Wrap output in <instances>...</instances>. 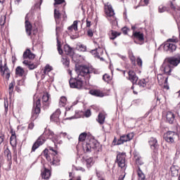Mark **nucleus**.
<instances>
[{
  "label": "nucleus",
  "mask_w": 180,
  "mask_h": 180,
  "mask_svg": "<svg viewBox=\"0 0 180 180\" xmlns=\"http://www.w3.org/2000/svg\"><path fill=\"white\" fill-rule=\"evenodd\" d=\"M117 162L120 168L126 169V153H119L117 155Z\"/></svg>",
  "instance_id": "1a4fd4ad"
},
{
  "label": "nucleus",
  "mask_w": 180,
  "mask_h": 180,
  "mask_svg": "<svg viewBox=\"0 0 180 180\" xmlns=\"http://www.w3.org/2000/svg\"><path fill=\"white\" fill-rule=\"evenodd\" d=\"M86 27H91V21L86 20Z\"/></svg>",
  "instance_id": "774afa93"
},
{
  "label": "nucleus",
  "mask_w": 180,
  "mask_h": 180,
  "mask_svg": "<svg viewBox=\"0 0 180 180\" xmlns=\"http://www.w3.org/2000/svg\"><path fill=\"white\" fill-rule=\"evenodd\" d=\"M9 107V103L8 101H4V108H5V112L6 113L8 112V108Z\"/></svg>",
  "instance_id": "4d7b16f0"
},
{
  "label": "nucleus",
  "mask_w": 180,
  "mask_h": 180,
  "mask_svg": "<svg viewBox=\"0 0 180 180\" xmlns=\"http://www.w3.org/2000/svg\"><path fill=\"white\" fill-rule=\"evenodd\" d=\"M87 34L89 36V37H92L94 36V32H92V30H89L87 31Z\"/></svg>",
  "instance_id": "bf43d9fd"
},
{
  "label": "nucleus",
  "mask_w": 180,
  "mask_h": 180,
  "mask_svg": "<svg viewBox=\"0 0 180 180\" xmlns=\"http://www.w3.org/2000/svg\"><path fill=\"white\" fill-rule=\"evenodd\" d=\"M130 60H131L132 64H134V65H135V64H136V58L134 56H132V57L130 58Z\"/></svg>",
  "instance_id": "052dcab7"
},
{
  "label": "nucleus",
  "mask_w": 180,
  "mask_h": 180,
  "mask_svg": "<svg viewBox=\"0 0 180 180\" xmlns=\"http://www.w3.org/2000/svg\"><path fill=\"white\" fill-rule=\"evenodd\" d=\"M166 120L169 124H172L175 122V114L171 111H168L166 114Z\"/></svg>",
  "instance_id": "aec40b11"
},
{
  "label": "nucleus",
  "mask_w": 180,
  "mask_h": 180,
  "mask_svg": "<svg viewBox=\"0 0 180 180\" xmlns=\"http://www.w3.org/2000/svg\"><path fill=\"white\" fill-rule=\"evenodd\" d=\"M79 51H86V46L85 45L80 44L79 45Z\"/></svg>",
  "instance_id": "8fccbe9b"
},
{
  "label": "nucleus",
  "mask_w": 180,
  "mask_h": 180,
  "mask_svg": "<svg viewBox=\"0 0 180 180\" xmlns=\"http://www.w3.org/2000/svg\"><path fill=\"white\" fill-rule=\"evenodd\" d=\"M65 105H67V98L65 96L60 97L59 101V106L60 108H64Z\"/></svg>",
  "instance_id": "f704fd0d"
},
{
  "label": "nucleus",
  "mask_w": 180,
  "mask_h": 180,
  "mask_svg": "<svg viewBox=\"0 0 180 180\" xmlns=\"http://www.w3.org/2000/svg\"><path fill=\"white\" fill-rule=\"evenodd\" d=\"M134 158H135V160H136V163L138 165H143V164H144V162L141 159V156H139V155H135Z\"/></svg>",
  "instance_id": "4c0bfd02"
},
{
  "label": "nucleus",
  "mask_w": 180,
  "mask_h": 180,
  "mask_svg": "<svg viewBox=\"0 0 180 180\" xmlns=\"http://www.w3.org/2000/svg\"><path fill=\"white\" fill-rule=\"evenodd\" d=\"M85 139H86V133L83 132L79 136V141H85Z\"/></svg>",
  "instance_id": "a18cd8bd"
},
{
  "label": "nucleus",
  "mask_w": 180,
  "mask_h": 180,
  "mask_svg": "<svg viewBox=\"0 0 180 180\" xmlns=\"http://www.w3.org/2000/svg\"><path fill=\"white\" fill-rule=\"evenodd\" d=\"M52 70H53V67L50 66L49 65H46L45 66V68L43 70L42 73L45 74V75H47V74H49V72H50Z\"/></svg>",
  "instance_id": "ea45409f"
},
{
  "label": "nucleus",
  "mask_w": 180,
  "mask_h": 180,
  "mask_svg": "<svg viewBox=\"0 0 180 180\" xmlns=\"http://www.w3.org/2000/svg\"><path fill=\"white\" fill-rule=\"evenodd\" d=\"M61 63L65 65V67H69L70 66V58H62Z\"/></svg>",
  "instance_id": "a19ab883"
},
{
  "label": "nucleus",
  "mask_w": 180,
  "mask_h": 180,
  "mask_svg": "<svg viewBox=\"0 0 180 180\" xmlns=\"http://www.w3.org/2000/svg\"><path fill=\"white\" fill-rule=\"evenodd\" d=\"M129 79L132 82L133 85L134 84H137V81H139V77L136 75V72L133 70H129L128 72Z\"/></svg>",
  "instance_id": "f3484780"
},
{
  "label": "nucleus",
  "mask_w": 180,
  "mask_h": 180,
  "mask_svg": "<svg viewBox=\"0 0 180 180\" xmlns=\"http://www.w3.org/2000/svg\"><path fill=\"white\" fill-rule=\"evenodd\" d=\"M42 179H49L51 176V172L47 168H44V170L41 172Z\"/></svg>",
  "instance_id": "393cba45"
},
{
  "label": "nucleus",
  "mask_w": 180,
  "mask_h": 180,
  "mask_svg": "<svg viewBox=\"0 0 180 180\" xmlns=\"http://www.w3.org/2000/svg\"><path fill=\"white\" fill-rule=\"evenodd\" d=\"M42 102L47 103L49 102V94L44 95L42 97Z\"/></svg>",
  "instance_id": "603ef678"
},
{
  "label": "nucleus",
  "mask_w": 180,
  "mask_h": 180,
  "mask_svg": "<svg viewBox=\"0 0 180 180\" xmlns=\"http://www.w3.org/2000/svg\"><path fill=\"white\" fill-rule=\"evenodd\" d=\"M71 108H72V106L66 108V112H65V115H68V113H70V111L71 110Z\"/></svg>",
  "instance_id": "0e129e2a"
},
{
  "label": "nucleus",
  "mask_w": 180,
  "mask_h": 180,
  "mask_svg": "<svg viewBox=\"0 0 180 180\" xmlns=\"http://www.w3.org/2000/svg\"><path fill=\"white\" fill-rule=\"evenodd\" d=\"M60 115H61V110L60 109H57L56 112L51 115V122L58 123L60 122Z\"/></svg>",
  "instance_id": "dca6fc26"
},
{
  "label": "nucleus",
  "mask_w": 180,
  "mask_h": 180,
  "mask_svg": "<svg viewBox=\"0 0 180 180\" xmlns=\"http://www.w3.org/2000/svg\"><path fill=\"white\" fill-rule=\"evenodd\" d=\"M33 127H34V124L33 122H31L30 124H29L28 129H30V130H32Z\"/></svg>",
  "instance_id": "680f3d73"
},
{
  "label": "nucleus",
  "mask_w": 180,
  "mask_h": 180,
  "mask_svg": "<svg viewBox=\"0 0 180 180\" xmlns=\"http://www.w3.org/2000/svg\"><path fill=\"white\" fill-rule=\"evenodd\" d=\"M170 8L171 9H173V11H176V7H175V6H174V4L172 3H171Z\"/></svg>",
  "instance_id": "338daca9"
},
{
  "label": "nucleus",
  "mask_w": 180,
  "mask_h": 180,
  "mask_svg": "<svg viewBox=\"0 0 180 180\" xmlns=\"http://www.w3.org/2000/svg\"><path fill=\"white\" fill-rule=\"evenodd\" d=\"M64 51L68 56H72V48L70 45L66 44L64 46Z\"/></svg>",
  "instance_id": "2f4dec72"
},
{
  "label": "nucleus",
  "mask_w": 180,
  "mask_h": 180,
  "mask_svg": "<svg viewBox=\"0 0 180 180\" xmlns=\"http://www.w3.org/2000/svg\"><path fill=\"white\" fill-rule=\"evenodd\" d=\"M167 11V6L160 5L158 8V12L160 13H164V12H166Z\"/></svg>",
  "instance_id": "37998d69"
},
{
  "label": "nucleus",
  "mask_w": 180,
  "mask_h": 180,
  "mask_svg": "<svg viewBox=\"0 0 180 180\" xmlns=\"http://www.w3.org/2000/svg\"><path fill=\"white\" fill-rule=\"evenodd\" d=\"M43 2V0H40L39 3H37L35 4V8H40V5H41V3Z\"/></svg>",
  "instance_id": "e2e57ef3"
},
{
  "label": "nucleus",
  "mask_w": 180,
  "mask_h": 180,
  "mask_svg": "<svg viewBox=\"0 0 180 180\" xmlns=\"http://www.w3.org/2000/svg\"><path fill=\"white\" fill-rule=\"evenodd\" d=\"M105 119H106V116L105 115V113L100 112L98 116L97 122L100 124H103V123H105Z\"/></svg>",
  "instance_id": "c85d7f7f"
},
{
  "label": "nucleus",
  "mask_w": 180,
  "mask_h": 180,
  "mask_svg": "<svg viewBox=\"0 0 180 180\" xmlns=\"http://www.w3.org/2000/svg\"><path fill=\"white\" fill-rule=\"evenodd\" d=\"M148 5V0H141L139 2V5L137 6H134V9H137L139 6H147Z\"/></svg>",
  "instance_id": "58836bf2"
},
{
  "label": "nucleus",
  "mask_w": 180,
  "mask_h": 180,
  "mask_svg": "<svg viewBox=\"0 0 180 180\" xmlns=\"http://www.w3.org/2000/svg\"><path fill=\"white\" fill-rule=\"evenodd\" d=\"M122 32L124 33V34H127V27L122 28Z\"/></svg>",
  "instance_id": "69168bd1"
},
{
  "label": "nucleus",
  "mask_w": 180,
  "mask_h": 180,
  "mask_svg": "<svg viewBox=\"0 0 180 180\" xmlns=\"http://www.w3.org/2000/svg\"><path fill=\"white\" fill-rule=\"evenodd\" d=\"M36 56L32 53L30 49H27L23 53L24 60H34Z\"/></svg>",
  "instance_id": "a211bd4d"
},
{
  "label": "nucleus",
  "mask_w": 180,
  "mask_h": 180,
  "mask_svg": "<svg viewBox=\"0 0 180 180\" xmlns=\"http://www.w3.org/2000/svg\"><path fill=\"white\" fill-rule=\"evenodd\" d=\"M172 175H178V169H175L174 167L170 168Z\"/></svg>",
  "instance_id": "3c124183"
},
{
  "label": "nucleus",
  "mask_w": 180,
  "mask_h": 180,
  "mask_svg": "<svg viewBox=\"0 0 180 180\" xmlns=\"http://www.w3.org/2000/svg\"><path fill=\"white\" fill-rule=\"evenodd\" d=\"M51 161L49 162H52L53 165H60V159L57 157V155H53L51 156Z\"/></svg>",
  "instance_id": "c756f323"
},
{
  "label": "nucleus",
  "mask_w": 180,
  "mask_h": 180,
  "mask_svg": "<svg viewBox=\"0 0 180 180\" xmlns=\"http://www.w3.org/2000/svg\"><path fill=\"white\" fill-rule=\"evenodd\" d=\"M68 30L70 32H72L73 30H75V32H77L78 30V21H74L73 24L71 26L68 27Z\"/></svg>",
  "instance_id": "7c9ffc66"
},
{
  "label": "nucleus",
  "mask_w": 180,
  "mask_h": 180,
  "mask_svg": "<svg viewBox=\"0 0 180 180\" xmlns=\"http://www.w3.org/2000/svg\"><path fill=\"white\" fill-rule=\"evenodd\" d=\"M160 71L166 75H171L172 68H171V65H169L166 59H165L162 65L160 67Z\"/></svg>",
  "instance_id": "f8f14e48"
},
{
  "label": "nucleus",
  "mask_w": 180,
  "mask_h": 180,
  "mask_svg": "<svg viewBox=\"0 0 180 180\" xmlns=\"http://www.w3.org/2000/svg\"><path fill=\"white\" fill-rule=\"evenodd\" d=\"M27 15L28 14H27L25 16V32L27 36H30L33 41H36V40H39V30H37V28H33L32 23L29 22Z\"/></svg>",
  "instance_id": "f03ea898"
},
{
  "label": "nucleus",
  "mask_w": 180,
  "mask_h": 180,
  "mask_svg": "<svg viewBox=\"0 0 180 180\" xmlns=\"http://www.w3.org/2000/svg\"><path fill=\"white\" fill-rule=\"evenodd\" d=\"M56 36H57V47H58V51L59 54H63V49H61V44H60V41H58V32L60 30H61V28L60 27H56Z\"/></svg>",
  "instance_id": "5701e85b"
},
{
  "label": "nucleus",
  "mask_w": 180,
  "mask_h": 180,
  "mask_svg": "<svg viewBox=\"0 0 180 180\" xmlns=\"http://www.w3.org/2000/svg\"><path fill=\"white\" fill-rule=\"evenodd\" d=\"M63 2H65V0H55L54 6H57V5H61Z\"/></svg>",
  "instance_id": "864d4df0"
},
{
  "label": "nucleus",
  "mask_w": 180,
  "mask_h": 180,
  "mask_svg": "<svg viewBox=\"0 0 180 180\" xmlns=\"http://www.w3.org/2000/svg\"><path fill=\"white\" fill-rule=\"evenodd\" d=\"M158 81L160 85L163 84L165 89H169V86H168V77H165L162 75H158Z\"/></svg>",
  "instance_id": "2eb2a0df"
},
{
  "label": "nucleus",
  "mask_w": 180,
  "mask_h": 180,
  "mask_svg": "<svg viewBox=\"0 0 180 180\" xmlns=\"http://www.w3.org/2000/svg\"><path fill=\"white\" fill-rule=\"evenodd\" d=\"M136 63H137V65H138L139 67H142V65H143V60H141V58H138L136 59Z\"/></svg>",
  "instance_id": "5fc2aeb1"
},
{
  "label": "nucleus",
  "mask_w": 180,
  "mask_h": 180,
  "mask_svg": "<svg viewBox=\"0 0 180 180\" xmlns=\"http://www.w3.org/2000/svg\"><path fill=\"white\" fill-rule=\"evenodd\" d=\"M148 143L151 150H157V148H158V141H157V139L151 137Z\"/></svg>",
  "instance_id": "6ab92c4d"
},
{
  "label": "nucleus",
  "mask_w": 180,
  "mask_h": 180,
  "mask_svg": "<svg viewBox=\"0 0 180 180\" xmlns=\"http://www.w3.org/2000/svg\"><path fill=\"white\" fill-rule=\"evenodd\" d=\"M22 63L25 64V65H28V68L30 70H34L37 68V65H34V63H32V62L29 61V60H25L22 62Z\"/></svg>",
  "instance_id": "cd10ccee"
},
{
  "label": "nucleus",
  "mask_w": 180,
  "mask_h": 180,
  "mask_svg": "<svg viewBox=\"0 0 180 180\" xmlns=\"http://www.w3.org/2000/svg\"><path fill=\"white\" fill-rule=\"evenodd\" d=\"M60 16H61V13H60V11L58 10H57V8L54 9V18L56 19V20H57V19H58L60 18Z\"/></svg>",
  "instance_id": "49530a36"
},
{
  "label": "nucleus",
  "mask_w": 180,
  "mask_h": 180,
  "mask_svg": "<svg viewBox=\"0 0 180 180\" xmlns=\"http://www.w3.org/2000/svg\"><path fill=\"white\" fill-rule=\"evenodd\" d=\"M77 77L70 78L69 84L70 88L76 89H84V77L89 74V68L86 66H81L79 70H76Z\"/></svg>",
  "instance_id": "f257e3e1"
},
{
  "label": "nucleus",
  "mask_w": 180,
  "mask_h": 180,
  "mask_svg": "<svg viewBox=\"0 0 180 180\" xmlns=\"http://www.w3.org/2000/svg\"><path fill=\"white\" fill-rule=\"evenodd\" d=\"M120 34H122L121 32H118L114 30H110L108 33V36L110 40H115V39H116V37H118V36H120Z\"/></svg>",
  "instance_id": "a878e982"
},
{
  "label": "nucleus",
  "mask_w": 180,
  "mask_h": 180,
  "mask_svg": "<svg viewBox=\"0 0 180 180\" xmlns=\"http://www.w3.org/2000/svg\"><path fill=\"white\" fill-rule=\"evenodd\" d=\"M89 94L93 95V96H97L98 98H103V96H105V94L101 90H90Z\"/></svg>",
  "instance_id": "412c9836"
},
{
  "label": "nucleus",
  "mask_w": 180,
  "mask_h": 180,
  "mask_svg": "<svg viewBox=\"0 0 180 180\" xmlns=\"http://www.w3.org/2000/svg\"><path fill=\"white\" fill-rule=\"evenodd\" d=\"M15 86V82H11L10 84H9V87H8V92H9V95L10 96H12V94L13 92V87Z\"/></svg>",
  "instance_id": "79ce46f5"
},
{
  "label": "nucleus",
  "mask_w": 180,
  "mask_h": 180,
  "mask_svg": "<svg viewBox=\"0 0 180 180\" xmlns=\"http://www.w3.org/2000/svg\"><path fill=\"white\" fill-rule=\"evenodd\" d=\"M104 11L108 20H109L111 25L116 26V25H117V20L116 16H115V11L113 10V7H112L110 3H107L105 4Z\"/></svg>",
  "instance_id": "20e7f679"
},
{
  "label": "nucleus",
  "mask_w": 180,
  "mask_h": 180,
  "mask_svg": "<svg viewBox=\"0 0 180 180\" xmlns=\"http://www.w3.org/2000/svg\"><path fill=\"white\" fill-rule=\"evenodd\" d=\"M0 72H1L3 77H5L6 79H9L11 77V72H9V68H8L6 65L4 66L3 71Z\"/></svg>",
  "instance_id": "b1692460"
},
{
  "label": "nucleus",
  "mask_w": 180,
  "mask_h": 180,
  "mask_svg": "<svg viewBox=\"0 0 180 180\" xmlns=\"http://www.w3.org/2000/svg\"><path fill=\"white\" fill-rule=\"evenodd\" d=\"M138 85L139 86H141L142 88H144L147 85V82H146V79H141V80L139 81Z\"/></svg>",
  "instance_id": "c03bdc74"
},
{
  "label": "nucleus",
  "mask_w": 180,
  "mask_h": 180,
  "mask_svg": "<svg viewBox=\"0 0 180 180\" xmlns=\"http://www.w3.org/2000/svg\"><path fill=\"white\" fill-rule=\"evenodd\" d=\"M137 175L139 176V180H146V174L143 173V171H141L140 167H138Z\"/></svg>",
  "instance_id": "72a5a7b5"
},
{
  "label": "nucleus",
  "mask_w": 180,
  "mask_h": 180,
  "mask_svg": "<svg viewBox=\"0 0 180 180\" xmlns=\"http://www.w3.org/2000/svg\"><path fill=\"white\" fill-rule=\"evenodd\" d=\"M10 143L12 146V147H15L17 144V141H16V135L12 134L11 138H10Z\"/></svg>",
  "instance_id": "e433bc0d"
},
{
  "label": "nucleus",
  "mask_w": 180,
  "mask_h": 180,
  "mask_svg": "<svg viewBox=\"0 0 180 180\" xmlns=\"http://www.w3.org/2000/svg\"><path fill=\"white\" fill-rule=\"evenodd\" d=\"M134 137V133L133 132H131L125 135H122L120 136V139L117 141V144L118 146H120L124 143H127V141H130L131 140H133Z\"/></svg>",
  "instance_id": "9d476101"
},
{
  "label": "nucleus",
  "mask_w": 180,
  "mask_h": 180,
  "mask_svg": "<svg viewBox=\"0 0 180 180\" xmlns=\"http://www.w3.org/2000/svg\"><path fill=\"white\" fill-rule=\"evenodd\" d=\"M132 36H134L135 39H138L139 41H143V40H144V34L141 32H134Z\"/></svg>",
  "instance_id": "bb28decb"
},
{
  "label": "nucleus",
  "mask_w": 180,
  "mask_h": 180,
  "mask_svg": "<svg viewBox=\"0 0 180 180\" xmlns=\"http://www.w3.org/2000/svg\"><path fill=\"white\" fill-rule=\"evenodd\" d=\"M103 81H105V82H109V81H110V79H111L110 75H109L108 74H105L103 76Z\"/></svg>",
  "instance_id": "de8ad7c7"
},
{
  "label": "nucleus",
  "mask_w": 180,
  "mask_h": 180,
  "mask_svg": "<svg viewBox=\"0 0 180 180\" xmlns=\"http://www.w3.org/2000/svg\"><path fill=\"white\" fill-rule=\"evenodd\" d=\"M95 161L94 160V158H89L86 160V165L87 168H91L92 165H94Z\"/></svg>",
  "instance_id": "c9c22d12"
},
{
  "label": "nucleus",
  "mask_w": 180,
  "mask_h": 180,
  "mask_svg": "<svg viewBox=\"0 0 180 180\" xmlns=\"http://www.w3.org/2000/svg\"><path fill=\"white\" fill-rule=\"evenodd\" d=\"M98 146L99 144L96 143V141L92 139L83 146V150L85 153H92V151H98Z\"/></svg>",
  "instance_id": "423d86ee"
},
{
  "label": "nucleus",
  "mask_w": 180,
  "mask_h": 180,
  "mask_svg": "<svg viewBox=\"0 0 180 180\" xmlns=\"http://www.w3.org/2000/svg\"><path fill=\"white\" fill-rule=\"evenodd\" d=\"M165 60L172 67H178L180 63V54H177L174 57L166 58Z\"/></svg>",
  "instance_id": "9b49d317"
},
{
  "label": "nucleus",
  "mask_w": 180,
  "mask_h": 180,
  "mask_svg": "<svg viewBox=\"0 0 180 180\" xmlns=\"http://www.w3.org/2000/svg\"><path fill=\"white\" fill-rule=\"evenodd\" d=\"M171 41L172 43H169ZM179 39L176 37H173L171 39H167V42L164 45V50L165 51H169V53H172V51H175L176 50V45L172 43H178Z\"/></svg>",
  "instance_id": "39448f33"
},
{
  "label": "nucleus",
  "mask_w": 180,
  "mask_h": 180,
  "mask_svg": "<svg viewBox=\"0 0 180 180\" xmlns=\"http://www.w3.org/2000/svg\"><path fill=\"white\" fill-rule=\"evenodd\" d=\"M4 139H5V136H4V134H0V144H2V143H4Z\"/></svg>",
  "instance_id": "13d9d810"
},
{
  "label": "nucleus",
  "mask_w": 180,
  "mask_h": 180,
  "mask_svg": "<svg viewBox=\"0 0 180 180\" xmlns=\"http://www.w3.org/2000/svg\"><path fill=\"white\" fill-rule=\"evenodd\" d=\"M96 44V48L94 50H91V53L94 56V57H97V58H100V60H103V58L101 56H103V45L102 43L101 44H98V42L94 41Z\"/></svg>",
  "instance_id": "6e6552de"
},
{
  "label": "nucleus",
  "mask_w": 180,
  "mask_h": 180,
  "mask_svg": "<svg viewBox=\"0 0 180 180\" xmlns=\"http://www.w3.org/2000/svg\"><path fill=\"white\" fill-rule=\"evenodd\" d=\"M43 153L47 161H51V157L53 155H57V150H54V148L51 146L49 147V150L45 149Z\"/></svg>",
  "instance_id": "ddd939ff"
},
{
  "label": "nucleus",
  "mask_w": 180,
  "mask_h": 180,
  "mask_svg": "<svg viewBox=\"0 0 180 180\" xmlns=\"http://www.w3.org/2000/svg\"><path fill=\"white\" fill-rule=\"evenodd\" d=\"M4 157L7 159L8 164H12V153H11L9 148L4 150Z\"/></svg>",
  "instance_id": "4be33fe9"
},
{
  "label": "nucleus",
  "mask_w": 180,
  "mask_h": 180,
  "mask_svg": "<svg viewBox=\"0 0 180 180\" xmlns=\"http://www.w3.org/2000/svg\"><path fill=\"white\" fill-rule=\"evenodd\" d=\"M15 74L18 75V77H23V74H25V70L22 68V67L18 66L15 69Z\"/></svg>",
  "instance_id": "473e14b6"
},
{
  "label": "nucleus",
  "mask_w": 180,
  "mask_h": 180,
  "mask_svg": "<svg viewBox=\"0 0 180 180\" xmlns=\"http://www.w3.org/2000/svg\"><path fill=\"white\" fill-rule=\"evenodd\" d=\"M6 20V16L1 15L0 18V25L4 26V25H5Z\"/></svg>",
  "instance_id": "09e8293b"
},
{
  "label": "nucleus",
  "mask_w": 180,
  "mask_h": 180,
  "mask_svg": "<svg viewBox=\"0 0 180 180\" xmlns=\"http://www.w3.org/2000/svg\"><path fill=\"white\" fill-rule=\"evenodd\" d=\"M47 134L48 139H50L53 141L56 140V135H54V132H53L51 130H46L44 135L39 137V139L36 141V142L32 146V151H36L40 146H43L44 143L46 142V137H44V135Z\"/></svg>",
  "instance_id": "7ed1b4c3"
},
{
  "label": "nucleus",
  "mask_w": 180,
  "mask_h": 180,
  "mask_svg": "<svg viewBox=\"0 0 180 180\" xmlns=\"http://www.w3.org/2000/svg\"><path fill=\"white\" fill-rule=\"evenodd\" d=\"M40 98H34V105L32 112V120H36L39 117V113H40Z\"/></svg>",
  "instance_id": "0eeeda50"
},
{
  "label": "nucleus",
  "mask_w": 180,
  "mask_h": 180,
  "mask_svg": "<svg viewBox=\"0 0 180 180\" xmlns=\"http://www.w3.org/2000/svg\"><path fill=\"white\" fill-rule=\"evenodd\" d=\"M175 137H176V133L174 131H169L164 134V139L167 143H174Z\"/></svg>",
  "instance_id": "4468645a"
},
{
  "label": "nucleus",
  "mask_w": 180,
  "mask_h": 180,
  "mask_svg": "<svg viewBox=\"0 0 180 180\" xmlns=\"http://www.w3.org/2000/svg\"><path fill=\"white\" fill-rule=\"evenodd\" d=\"M91 110H87L85 111L84 112V116L86 117H89V116H91Z\"/></svg>",
  "instance_id": "6e6d98bb"
}]
</instances>
